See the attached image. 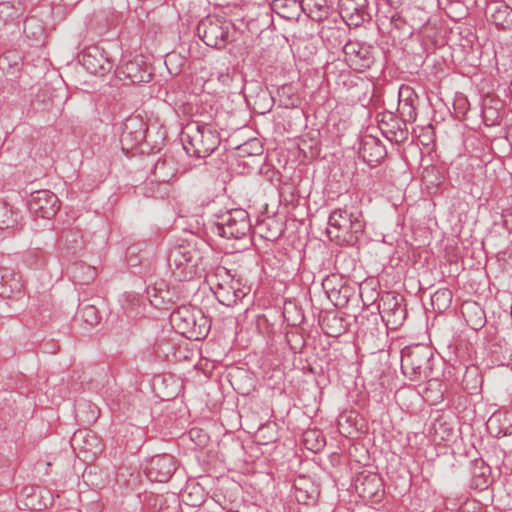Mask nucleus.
Returning <instances> with one entry per match:
<instances>
[{"label":"nucleus","instance_id":"412c9836","mask_svg":"<svg viewBox=\"0 0 512 512\" xmlns=\"http://www.w3.org/2000/svg\"><path fill=\"white\" fill-rule=\"evenodd\" d=\"M503 103L500 99L486 95L483 99V120L487 126H494L499 123L501 119V109Z\"/></svg>","mask_w":512,"mask_h":512},{"label":"nucleus","instance_id":"473e14b6","mask_svg":"<svg viewBox=\"0 0 512 512\" xmlns=\"http://www.w3.org/2000/svg\"><path fill=\"white\" fill-rule=\"evenodd\" d=\"M489 483L490 477L487 474V469L482 470L479 474H474L472 486L475 489L483 490L488 487Z\"/></svg>","mask_w":512,"mask_h":512},{"label":"nucleus","instance_id":"f3484780","mask_svg":"<svg viewBox=\"0 0 512 512\" xmlns=\"http://www.w3.org/2000/svg\"><path fill=\"white\" fill-rule=\"evenodd\" d=\"M23 288L21 276L10 268H0V296L11 298L21 293Z\"/></svg>","mask_w":512,"mask_h":512},{"label":"nucleus","instance_id":"f257e3e1","mask_svg":"<svg viewBox=\"0 0 512 512\" xmlns=\"http://www.w3.org/2000/svg\"><path fill=\"white\" fill-rule=\"evenodd\" d=\"M212 248L203 240L192 239L179 245L170 255V267L179 280H191L205 270Z\"/></svg>","mask_w":512,"mask_h":512},{"label":"nucleus","instance_id":"f8f14e48","mask_svg":"<svg viewBox=\"0 0 512 512\" xmlns=\"http://www.w3.org/2000/svg\"><path fill=\"white\" fill-rule=\"evenodd\" d=\"M58 197L51 191L41 190L32 195L31 208L36 215L44 219H51L59 210Z\"/></svg>","mask_w":512,"mask_h":512},{"label":"nucleus","instance_id":"cd10ccee","mask_svg":"<svg viewBox=\"0 0 512 512\" xmlns=\"http://www.w3.org/2000/svg\"><path fill=\"white\" fill-rule=\"evenodd\" d=\"M494 23L502 28L512 27V9L507 5H499L492 13Z\"/></svg>","mask_w":512,"mask_h":512},{"label":"nucleus","instance_id":"aec40b11","mask_svg":"<svg viewBox=\"0 0 512 512\" xmlns=\"http://www.w3.org/2000/svg\"><path fill=\"white\" fill-rule=\"evenodd\" d=\"M462 314L467 324L475 330H478L485 325V312L482 307L474 301H466L463 303Z\"/></svg>","mask_w":512,"mask_h":512},{"label":"nucleus","instance_id":"a878e982","mask_svg":"<svg viewBox=\"0 0 512 512\" xmlns=\"http://www.w3.org/2000/svg\"><path fill=\"white\" fill-rule=\"evenodd\" d=\"M303 443L308 450L320 451L325 446V438L317 429H309L303 434Z\"/></svg>","mask_w":512,"mask_h":512},{"label":"nucleus","instance_id":"9d476101","mask_svg":"<svg viewBox=\"0 0 512 512\" xmlns=\"http://www.w3.org/2000/svg\"><path fill=\"white\" fill-rule=\"evenodd\" d=\"M382 320L387 327L396 329L401 326L406 318V308L402 304V298L394 294H386L379 304Z\"/></svg>","mask_w":512,"mask_h":512},{"label":"nucleus","instance_id":"6ab92c4d","mask_svg":"<svg viewBox=\"0 0 512 512\" xmlns=\"http://www.w3.org/2000/svg\"><path fill=\"white\" fill-rule=\"evenodd\" d=\"M361 497L377 501L383 494V485L381 479L375 475L363 477L356 486Z\"/></svg>","mask_w":512,"mask_h":512},{"label":"nucleus","instance_id":"4468645a","mask_svg":"<svg viewBox=\"0 0 512 512\" xmlns=\"http://www.w3.org/2000/svg\"><path fill=\"white\" fill-rule=\"evenodd\" d=\"M344 55L347 64L355 70L366 69L373 62L370 48L359 42H348L344 46Z\"/></svg>","mask_w":512,"mask_h":512},{"label":"nucleus","instance_id":"393cba45","mask_svg":"<svg viewBox=\"0 0 512 512\" xmlns=\"http://www.w3.org/2000/svg\"><path fill=\"white\" fill-rule=\"evenodd\" d=\"M301 9L307 11L308 15L316 20H321L328 14L326 0H302Z\"/></svg>","mask_w":512,"mask_h":512},{"label":"nucleus","instance_id":"dca6fc26","mask_svg":"<svg viewBox=\"0 0 512 512\" xmlns=\"http://www.w3.org/2000/svg\"><path fill=\"white\" fill-rule=\"evenodd\" d=\"M487 430L494 437H503L512 433V412L497 411L486 423Z\"/></svg>","mask_w":512,"mask_h":512},{"label":"nucleus","instance_id":"5701e85b","mask_svg":"<svg viewBox=\"0 0 512 512\" xmlns=\"http://www.w3.org/2000/svg\"><path fill=\"white\" fill-rule=\"evenodd\" d=\"M272 9L283 18H295L301 10V2L297 0H274Z\"/></svg>","mask_w":512,"mask_h":512},{"label":"nucleus","instance_id":"ea45409f","mask_svg":"<svg viewBox=\"0 0 512 512\" xmlns=\"http://www.w3.org/2000/svg\"><path fill=\"white\" fill-rule=\"evenodd\" d=\"M364 2H365V0H357L358 4H363Z\"/></svg>","mask_w":512,"mask_h":512},{"label":"nucleus","instance_id":"c9c22d12","mask_svg":"<svg viewBox=\"0 0 512 512\" xmlns=\"http://www.w3.org/2000/svg\"><path fill=\"white\" fill-rule=\"evenodd\" d=\"M190 437L193 441H197L198 444L204 442L206 435H201V431L199 429H192L190 431Z\"/></svg>","mask_w":512,"mask_h":512},{"label":"nucleus","instance_id":"423d86ee","mask_svg":"<svg viewBox=\"0 0 512 512\" xmlns=\"http://www.w3.org/2000/svg\"><path fill=\"white\" fill-rule=\"evenodd\" d=\"M432 351L428 346L415 345L402 350L401 369L410 380L417 381L428 376L431 370Z\"/></svg>","mask_w":512,"mask_h":512},{"label":"nucleus","instance_id":"72a5a7b5","mask_svg":"<svg viewBox=\"0 0 512 512\" xmlns=\"http://www.w3.org/2000/svg\"><path fill=\"white\" fill-rule=\"evenodd\" d=\"M239 149L242 153H247L249 155H257L261 153V145L256 139L245 143Z\"/></svg>","mask_w":512,"mask_h":512},{"label":"nucleus","instance_id":"b1692460","mask_svg":"<svg viewBox=\"0 0 512 512\" xmlns=\"http://www.w3.org/2000/svg\"><path fill=\"white\" fill-rule=\"evenodd\" d=\"M277 96L280 105L285 108H294L301 104V98L292 85L281 86L277 91Z\"/></svg>","mask_w":512,"mask_h":512},{"label":"nucleus","instance_id":"e433bc0d","mask_svg":"<svg viewBox=\"0 0 512 512\" xmlns=\"http://www.w3.org/2000/svg\"><path fill=\"white\" fill-rule=\"evenodd\" d=\"M352 0H342L341 3V12L343 17H347L352 10Z\"/></svg>","mask_w":512,"mask_h":512},{"label":"nucleus","instance_id":"4be33fe9","mask_svg":"<svg viewBox=\"0 0 512 512\" xmlns=\"http://www.w3.org/2000/svg\"><path fill=\"white\" fill-rule=\"evenodd\" d=\"M322 330L331 337H337L345 331V324L335 312H327L321 319Z\"/></svg>","mask_w":512,"mask_h":512},{"label":"nucleus","instance_id":"c756f323","mask_svg":"<svg viewBox=\"0 0 512 512\" xmlns=\"http://www.w3.org/2000/svg\"><path fill=\"white\" fill-rule=\"evenodd\" d=\"M17 221V212L8 203L0 200V228L13 227Z\"/></svg>","mask_w":512,"mask_h":512},{"label":"nucleus","instance_id":"bb28decb","mask_svg":"<svg viewBox=\"0 0 512 512\" xmlns=\"http://www.w3.org/2000/svg\"><path fill=\"white\" fill-rule=\"evenodd\" d=\"M452 302V292L448 289H439L431 297V305L434 310L443 312L447 310Z\"/></svg>","mask_w":512,"mask_h":512},{"label":"nucleus","instance_id":"f03ea898","mask_svg":"<svg viewBox=\"0 0 512 512\" xmlns=\"http://www.w3.org/2000/svg\"><path fill=\"white\" fill-rule=\"evenodd\" d=\"M184 149L195 156L206 157L220 144L217 130L209 124L188 123L182 131Z\"/></svg>","mask_w":512,"mask_h":512},{"label":"nucleus","instance_id":"f704fd0d","mask_svg":"<svg viewBox=\"0 0 512 512\" xmlns=\"http://www.w3.org/2000/svg\"><path fill=\"white\" fill-rule=\"evenodd\" d=\"M299 149L304 153L306 157L309 158L315 157L319 152L317 141H315L313 145L309 146L308 149H306L305 138L301 139V142L299 143Z\"/></svg>","mask_w":512,"mask_h":512},{"label":"nucleus","instance_id":"0eeeda50","mask_svg":"<svg viewBox=\"0 0 512 512\" xmlns=\"http://www.w3.org/2000/svg\"><path fill=\"white\" fill-rule=\"evenodd\" d=\"M231 23L219 17H206L198 24V35L207 46L222 48L229 41Z\"/></svg>","mask_w":512,"mask_h":512},{"label":"nucleus","instance_id":"39448f33","mask_svg":"<svg viewBox=\"0 0 512 512\" xmlns=\"http://www.w3.org/2000/svg\"><path fill=\"white\" fill-rule=\"evenodd\" d=\"M208 283L218 301L228 307L236 304L250 291L249 286L243 284L241 279H235L224 267L218 268L208 278Z\"/></svg>","mask_w":512,"mask_h":512},{"label":"nucleus","instance_id":"c85d7f7f","mask_svg":"<svg viewBox=\"0 0 512 512\" xmlns=\"http://www.w3.org/2000/svg\"><path fill=\"white\" fill-rule=\"evenodd\" d=\"M443 391V384L437 379H431L428 381L424 391L425 398L427 401L431 402V404L435 405L442 400Z\"/></svg>","mask_w":512,"mask_h":512},{"label":"nucleus","instance_id":"2f4dec72","mask_svg":"<svg viewBox=\"0 0 512 512\" xmlns=\"http://www.w3.org/2000/svg\"><path fill=\"white\" fill-rule=\"evenodd\" d=\"M185 57L182 55L172 52L166 55L165 65L171 74H178L185 64Z\"/></svg>","mask_w":512,"mask_h":512},{"label":"nucleus","instance_id":"4c0bfd02","mask_svg":"<svg viewBox=\"0 0 512 512\" xmlns=\"http://www.w3.org/2000/svg\"><path fill=\"white\" fill-rule=\"evenodd\" d=\"M232 385L234 386V388L236 390H238L242 394H248L251 391V385L243 386V385H239V384H237L235 382H232Z\"/></svg>","mask_w":512,"mask_h":512},{"label":"nucleus","instance_id":"20e7f679","mask_svg":"<svg viewBox=\"0 0 512 512\" xmlns=\"http://www.w3.org/2000/svg\"><path fill=\"white\" fill-rule=\"evenodd\" d=\"M173 328L181 335L192 340H200L207 336L210 322L197 307L181 306L170 316Z\"/></svg>","mask_w":512,"mask_h":512},{"label":"nucleus","instance_id":"7c9ffc66","mask_svg":"<svg viewBox=\"0 0 512 512\" xmlns=\"http://www.w3.org/2000/svg\"><path fill=\"white\" fill-rule=\"evenodd\" d=\"M183 501L189 506H199L204 501V492L199 485H189L183 494Z\"/></svg>","mask_w":512,"mask_h":512},{"label":"nucleus","instance_id":"2eb2a0df","mask_svg":"<svg viewBox=\"0 0 512 512\" xmlns=\"http://www.w3.org/2000/svg\"><path fill=\"white\" fill-rule=\"evenodd\" d=\"M320 491L315 481L308 475H299L294 482V495L301 504H313L318 500Z\"/></svg>","mask_w":512,"mask_h":512},{"label":"nucleus","instance_id":"58836bf2","mask_svg":"<svg viewBox=\"0 0 512 512\" xmlns=\"http://www.w3.org/2000/svg\"><path fill=\"white\" fill-rule=\"evenodd\" d=\"M292 306L291 303L290 304H285L284 306V316L286 318V320L288 322H291L292 325H296L297 324V319H291V317L289 316V307Z\"/></svg>","mask_w":512,"mask_h":512},{"label":"nucleus","instance_id":"7ed1b4c3","mask_svg":"<svg viewBox=\"0 0 512 512\" xmlns=\"http://www.w3.org/2000/svg\"><path fill=\"white\" fill-rule=\"evenodd\" d=\"M363 228L360 214L337 209L329 216L326 232L330 240L338 244H353Z\"/></svg>","mask_w":512,"mask_h":512},{"label":"nucleus","instance_id":"a19ab883","mask_svg":"<svg viewBox=\"0 0 512 512\" xmlns=\"http://www.w3.org/2000/svg\"><path fill=\"white\" fill-rule=\"evenodd\" d=\"M263 431H264V428H260V429H259V431H258V433L260 434V433H262Z\"/></svg>","mask_w":512,"mask_h":512},{"label":"nucleus","instance_id":"6e6552de","mask_svg":"<svg viewBox=\"0 0 512 512\" xmlns=\"http://www.w3.org/2000/svg\"><path fill=\"white\" fill-rule=\"evenodd\" d=\"M78 60L88 73L97 77H104L112 70L106 51L98 46L85 48L79 54Z\"/></svg>","mask_w":512,"mask_h":512},{"label":"nucleus","instance_id":"a211bd4d","mask_svg":"<svg viewBox=\"0 0 512 512\" xmlns=\"http://www.w3.org/2000/svg\"><path fill=\"white\" fill-rule=\"evenodd\" d=\"M359 153L366 163L373 166L384 158L386 151L377 138L366 136L362 140Z\"/></svg>","mask_w":512,"mask_h":512},{"label":"nucleus","instance_id":"ddd939ff","mask_svg":"<svg viewBox=\"0 0 512 512\" xmlns=\"http://www.w3.org/2000/svg\"><path fill=\"white\" fill-rule=\"evenodd\" d=\"M120 79H129L133 83L148 82L151 78V67L143 57H135L117 69Z\"/></svg>","mask_w":512,"mask_h":512},{"label":"nucleus","instance_id":"1a4fd4ad","mask_svg":"<svg viewBox=\"0 0 512 512\" xmlns=\"http://www.w3.org/2000/svg\"><path fill=\"white\" fill-rule=\"evenodd\" d=\"M217 233L226 238L239 239L250 230L248 214L242 209H235L222 217V222L216 225Z\"/></svg>","mask_w":512,"mask_h":512},{"label":"nucleus","instance_id":"9b49d317","mask_svg":"<svg viewBox=\"0 0 512 512\" xmlns=\"http://www.w3.org/2000/svg\"><path fill=\"white\" fill-rule=\"evenodd\" d=\"M322 286L327 297L337 307L345 306L354 293V288L339 274L328 275Z\"/></svg>","mask_w":512,"mask_h":512}]
</instances>
